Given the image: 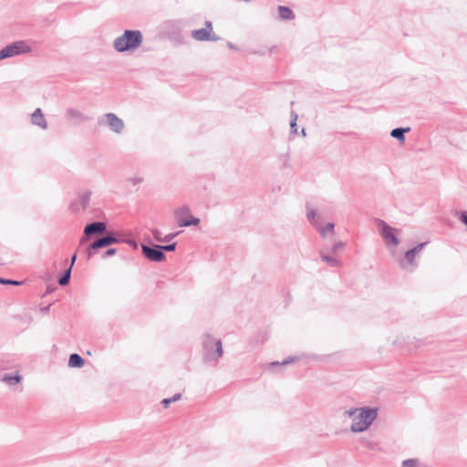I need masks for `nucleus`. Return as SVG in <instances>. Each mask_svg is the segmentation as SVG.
<instances>
[{
    "mask_svg": "<svg viewBox=\"0 0 467 467\" xmlns=\"http://www.w3.org/2000/svg\"><path fill=\"white\" fill-rule=\"evenodd\" d=\"M377 416V408L368 406L359 408L357 417L353 419L350 431L355 433L365 431L370 427Z\"/></svg>",
    "mask_w": 467,
    "mask_h": 467,
    "instance_id": "nucleus-3",
    "label": "nucleus"
},
{
    "mask_svg": "<svg viewBox=\"0 0 467 467\" xmlns=\"http://www.w3.org/2000/svg\"><path fill=\"white\" fill-rule=\"evenodd\" d=\"M176 247L177 242L167 243V244L164 245L161 244V250L163 254H165L166 252H173L176 250Z\"/></svg>",
    "mask_w": 467,
    "mask_h": 467,
    "instance_id": "nucleus-28",
    "label": "nucleus"
},
{
    "mask_svg": "<svg viewBox=\"0 0 467 467\" xmlns=\"http://www.w3.org/2000/svg\"><path fill=\"white\" fill-rule=\"evenodd\" d=\"M31 122L32 124L38 126L43 130L47 128V122L40 108L36 109L35 111L31 114Z\"/></svg>",
    "mask_w": 467,
    "mask_h": 467,
    "instance_id": "nucleus-12",
    "label": "nucleus"
},
{
    "mask_svg": "<svg viewBox=\"0 0 467 467\" xmlns=\"http://www.w3.org/2000/svg\"><path fill=\"white\" fill-rule=\"evenodd\" d=\"M66 116L69 120L78 119L79 121L90 120L92 118L83 114L76 108H68L66 110Z\"/></svg>",
    "mask_w": 467,
    "mask_h": 467,
    "instance_id": "nucleus-14",
    "label": "nucleus"
},
{
    "mask_svg": "<svg viewBox=\"0 0 467 467\" xmlns=\"http://www.w3.org/2000/svg\"><path fill=\"white\" fill-rule=\"evenodd\" d=\"M71 267H67L62 271L57 278V283L60 286H65L69 284L71 278Z\"/></svg>",
    "mask_w": 467,
    "mask_h": 467,
    "instance_id": "nucleus-20",
    "label": "nucleus"
},
{
    "mask_svg": "<svg viewBox=\"0 0 467 467\" xmlns=\"http://www.w3.org/2000/svg\"><path fill=\"white\" fill-rule=\"evenodd\" d=\"M296 359H297V358L289 356V357L285 358L282 362L273 361V362L269 363L268 368L273 369V370L279 369V368H282L285 365L295 362Z\"/></svg>",
    "mask_w": 467,
    "mask_h": 467,
    "instance_id": "nucleus-19",
    "label": "nucleus"
},
{
    "mask_svg": "<svg viewBox=\"0 0 467 467\" xmlns=\"http://www.w3.org/2000/svg\"><path fill=\"white\" fill-rule=\"evenodd\" d=\"M191 36L196 41H212L216 42L220 40V36L213 32V23L210 20H206L204 27L200 29H194L191 32Z\"/></svg>",
    "mask_w": 467,
    "mask_h": 467,
    "instance_id": "nucleus-9",
    "label": "nucleus"
},
{
    "mask_svg": "<svg viewBox=\"0 0 467 467\" xmlns=\"http://www.w3.org/2000/svg\"><path fill=\"white\" fill-rule=\"evenodd\" d=\"M122 243L123 244H127L132 249H137L138 246H139V244H138V242L135 239H126V238H123Z\"/></svg>",
    "mask_w": 467,
    "mask_h": 467,
    "instance_id": "nucleus-34",
    "label": "nucleus"
},
{
    "mask_svg": "<svg viewBox=\"0 0 467 467\" xmlns=\"http://www.w3.org/2000/svg\"><path fill=\"white\" fill-rule=\"evenodd\" d=\"M345 245H346V243H344L342 241H337L332 245L330 251H331L332 254H336L338 249L345 247Z\"/></svg>",
    "mask_w": 467,
    "mask_h": 467,
    "instance_id": "nucleus-33",
    "label": "nucleus"
},
{
    "mask_svg": "<svg viewBox=\"0 0 467 467\" xmlns=\"http://www.w3.org/2000/svg\"><path fill=\"white\" fill-rule=\"evenodd\" d=\"M68 209L73 213H78L81 210V205L78 200L71 201Z\"/></svg>",
    "mask_w": 467,
    "mask_h": 467,
    "instance_id": "nucleus-29",
    "label": "nucleus"
},
{
    "mask_svg": "<svg viewBox=\"0 0 467 467\" xmlns=\"http://www.w3.org/2000/svg\"><path fill=\"white\" fill-rule=\"evenodd\" d=\"M85 359L78 353L69 355L67 365L69 368H80L84 366Z\"/></svg>",
    "mask_w": 467,
    "mask_h": 467,
    "instance_id": "nucleus-18",
    "label": "nucleus"
},
{
    "mask_svg": "<svg viewBox=\"0 0 467 467\" xmlns=\"http://www.w3.org/2000/svg\"><path fill=\"white\" fill-rule=\"evenodd\" d=\"M317 216V211L315 209H311L307 212L306 213V217L308 219V221L313 223L315 218Z\"/></svg>",
    "mask_w": 467,
    "mask_h": 467,
    "instance_id": "nucleus-36",
    "label": "nucleus"
},
{
    "mask_svg": "<svg viewBox=\"0 0 467 467\" xmlns=\"http://www.w3.org/2000/svg\"><path fill=\"white\" fill-rule=\"evenodd\" d=\"M227 47L233 50H239L236 45L233 44L232 42H227Z\"/></svg>",
    "mask_w": 467,
    "mask_h": 467,
    "instance_id": "nucleus-42",
    "label": "nucleus"
},
{
    "mask_svg": "<svg viewBox=\"0 0 467 467\" xmlns=\"http://www.w3.org/2000/svg\"><path fill=\"white\" fill-rule=\"evenodd\" d=\"M300 134H301V136H303V137H306V129H305V128H302V130H301V131H300Z\"/></svg>",
    "mask_w": 467,
    "mask_h": 467,
    "instance_id": "nucleus-43",
    "label": "nucleus"
},
{
    "mask_svg": "<svg viewBox=\"0 0 467 467\" xmlns=\"http://www.w3.org/2000/svg\"><path fill=\"white\" fill-rule=\"evenodd\" d=\"M90 197H91L90 191H86L83 193L79 194L78 201L79 202V203L81 205L82 211H85L88 208L89 202H90Z\"/></svg>",
    "mask_w": 467,
    "mask_h": 467,
    "instance_id": "nucleus-23",
    "label": "nucleus"
},
{
    "mask_svg": "<svg viewBox=\"0 0 467 467\" xmlns=\"http://www.w3.org/2000/svg\"><path fill=\"white\" fill-rule=\"evenodd\" d=\"M182 398V394L181 393H175L172 397L171 398H166V399H163L161 403L162 405V407L164 409H167L171 403L172 402H175L177 400H179L180 399Z\"/></svg>",
    "mask_w": 467,
    "mask_h": 467,
    "instance_id": "nucleus-24",
    "label": "nucleus"
},
{
    "mask_svg": "<svg viewBox=\"0 0 467 467\" xmlns=\"http://www.w3.org/2000/svg\"><path fill=\"white\" fill-rule=\"evenodd\" d=\"M179 234L180 232H175L166 234L163 236V243H171Z\"/></svg>",
    "mask_w": 467,
    "mask_h": 467,
    "instance_id": "nucleus-35",
    "label": "nucleus"
},
{
    "mask_svg": "<svg viewBox=\"0 0 467 467\" xmlns=\"http://www.w3.org/2000/svg\"><path fill=\"white\" fill-rule=\"evenodd\" d=\"M377 224L379 229L380 235L387 246L395 247L400 244V239L397 236V234L400 233V230L391 227L381 219L378 220Z\"/></svg>",
    "mask_w": 467,
    "mask_h": 467,
    "instance_id": "nucleus-7",
    "label": "nucleus"
},
{
    "mask_svg": "<svg viewBox=\"0 0 467 467\" xmlns=\"http://www.w3.org/2000/svg\"><path fill=\"white\" fill-rule=\"evenodd\" d=\"M410 131V127H399L390 131V136L400 143L405 141V134Z\"/></svg>",
    "mask_w": 467,
    "mask_h": 467,
    "instance_id": "nucleus-16",
    "label": "nucleus"
},
{
    "mask_svg": "<svg viewBox=\"0 0 467 467\" xmlns=\"http://www.w3.org/2000/svg\"><path fill=\"white\" fill-rule=\"evenodd\" d=\"M297 119H298L297 113L295 110H291L290 111V132H289L290 136H295L298 132L297 123H296Z\"/></svg>",
    "mask_w": 467,
    "mask_h": 467,
    "instance_id": "nucleus-22",
    "label": "nucleus"
},
{
    "mask_svg": "<svg viewBox=\"0 0 467 467\" xmlns=\"http://www.w3.org/2000/svg\"><path fill=\"white\" fill-rule=\"evenodd\" d=\"M54 302L52 303H49L48 305L45 306H41L39 308L40 312L43 314V315H47L49 313L50 311V306L53 305Z\"/></svg>",
    "mask_w": 467,
    "mask_h": 467,
    "instance_id": "nucleus-39",
    "label": "nucleus"
},
{
    "mask_svg": "<svg viewBox=\"0 0 467 467\" xmlns=\"http://www.w3.org/2000/svg\"><path fill=\"white\" fill-rule=\"evenodd\" d=\"M428 244V242H422L415 245L414 247L407 250L404 254V258L408 264H413L415 256L419 254Z\"/></svg>",
    "mask_w": 467,
    "mask_h": 467,
    "instance_id": "nucleus-13",
    "label": "nucleus"
},
{
    "mask_svg": "<svg viewBox=\"0 0 467 467\" xmlns=\"http://www.w3.org/2000/svg\"><path fill=\"white\" fill-rule=\"evenodd\" d=\"M320 258L323 262L327 263L331 267H337L342 265L341 261L332 256L331 254L320 253Z\"/></svg>",
    "mask_w": 467,
    "mask_h": 467,
    "instance_id": "nucleus-21",
    "label": "nucleus"
},
{
    "mask_svg": "<svg viewBox=\"0 0 467 467\" xmlns=\"http://www.w3.org/2000/svg\"><path fill=\"white\" fill-rule=\"evenodd\" d=\"M358 412V409H349L348 410L345 411V414L348 415L352 420L357 417Z\"/></svg>",
    "mask_w": 467,
    "mask_h": 467,
    "instance_id": "nucleus-37",
    "label": "nucleus"
},
{
    "mask_svg": "<svg viewBox=\"0 0 467 467\" xmlns=\"http://www.w3.org/2000/svg\"><path fill=\"white\" fill-rule=\"evenodd\" d=\"M77 258H78V255H77V253H75V254L71 256V258H70V264H69V265H68L67 267H71V269H72V268H73V266H74V265H75V263H76V261H77Z\"/></svg>",
    "mask_w": 467,
    "mask_h": 467,
    "instance_id": "nucleus-41",
    "label": "nucleus"
},
{
    "mask_svg": "<svg viewBox=\"0 0 467 467\" xmlns=\"http://www.w3.org/2000/svg\"><path fill=\"white\" fill-rule=\"evenodd\" d=\"M335 223H327L326 225L320 227L319 234L322 237H326L328 233H334Z\"/></svg>",
    "mask_w": 467,
    "mask_h": 467,
    "instance_id": "nucleus-25",
    "label": "nucleus"
},
{
    "mask_svg": "<svg viewBox=\"0 0 467 467\" xmlns=\"http://www.w3.org/2000/svg\"><path fill=\"white\" fill-rule=\"evenodd\" d=\"M56 290V287L51 285H48L46 286V291L45 293L42 295V297H45L47 296V295L53 293L54 291Z\"/></svg>",
    "mask_w": 467,
    "mask_h": 467,
    "instance_id": "nucleus-38",
    "label": "nucleus"
},
{
    "mask_svg": "<svg viewBox=\"0 0 467 467\" xmlns=\"http://www.w3.org/2000/svg\"><path fill=\"white\" fill-rule=\"evenodd\" d=\"M128 181L130 182H131L133 185H136V184L141 183L143 179L140 178V177H132V178H129Z\"/></svg>",
    "mask_w": 467,
    "mask_h": 467,
    "instance_id": "nucleus-40",
    "label": "nucleus"
},
{
    "mask_svg": "<svg viewBox=\"0 0 467 467\" xmlns=\"http://www.w3.org/2000/svg\"><path fill=\"white\" fill-rule=\"evenodd\" d=\"M151 234H152L153 238L157 242L163 243V236H162L161 232L159 229H157V228L152 229Z\"/></svg>",
    "mask_w": 467,
    "mask_h": 467,
    "instance_id": "nucleus-31",
    "label": "nucleus"
},
{
    "mask_svg": "<svg viewBox=\"0 0 467 467\" xmlns=\"http://www.w3.org/2000/svg\"><path fill=\"white\" fill-rule=\"evenodd\" d=\"M31 47L25 40L12 42L0 49V61L16 56L30 53Z\"/></svg>",
    "mask_w": 467,
    "mask_h": 467,
    "instance_id": "nucleus-5",
    "label": "nucleus"
},
{
    "mask_svg": "<svg viewBox=\"0 0 467 467\" xmlns=\"http://www.w3.org/2000/svg\"><path fill=\"white\" fill-rule=\"evenodd\" d=\"M23 284V281H18L15 279H8L5 277L0 276V285H21Z\"/></svg>",
    "mask_w": 467,
    "mask_h": 467,
    "instance_id": "nucleus-27",
    "label": "nucleus"
},
{
    "mask_svg": "<svg viewBox=\"0 0 467 467\" xmlns=\"http://www.w3.org/2000/svg\"><path fill=\"white\" fill-rule=\"evenodd\" d=\"M22 376L18 371L14 373H5L3 375L1 380L7 383L10 386H15L22 381Z\"/></svg>",
    "mask_w": 467,
    "mask_h": 467,
    "instance_id": "nucleus-15",
    "label": "nucleus"
},
{
    "mask_svg": "<svg viewBox=\"0 0 467 467\" xmlns=\"http://www.w3.org/2000/svg\"><path fill=\"white\" fill-rule=\"evenodd\" d=\"M103 119H99L98 120V124L107 125L110 130L115 133H121L124 130V122L121 119H119L115 113H106L103 115Z\"/></svg>",
    "mask_w": 467,
    "mask_h": 467,
    "instance_id": "nucleus-10",
    "label": "nucleus"
},
{
    "mask_svg": "<svg viewBox=\"0 0 467 467\" xmlns=\"http://www.w3.org/2000/svg\"><path fill=\"white\" fill-rule=\"evenodd\" d=\"M143 35L138 29H126L123 34L113 42V47L117 52H134L142 44Z\"/></svg>",
    "mask_w": 467,
    "mask_h": 467,
    "instance_id": "nucleus-1",
    "label": "nucleus"
},
{
    "mask_svg": "<svg viewBox=\"0 0 467 467\" xmlns=\"http://www.w3.org/2000/svg\"><path fill=\"white\" fill-rule=\"evenodd\" d=\"M140 248L142 255L150 262L162 263L167 259L166 254L162 253L161 244L153 243L150 244H141Z\"/></svg>",
    "mask_w": 467,
    "mask_h": 467,
    "instance_id": "nucleus-8",
    "label": "nucleus"
},
{
    "mask_svg": "<svg viewBox=\"0 0 467 467\" xmlns=\"http://www.w3.org/2000/svg\"><path fill=\"white\" fill-rule=\"evenodd\" d=\"M454 214L458 217L460 222L466 226L467 230V211L455 210Z\"/></svg>",
    "mask_w": 467,
    "mask_h": 467,
    "instance_id": "nucleus-26",
    "label": "nucleus"
},
{
    "mask_svg": "<svg viewBox=\"0 0 467 467\" xmlns=\"http://www.w3.org/2000/svg\"><path fill=\"white\" fill-rule=\"evenodd\" d=\"M417 464H418V460L413 459V458L404 460L401 462L402 467H415Z\"/></svg>",
    "mask_w": 467,
    "mask_h": 467,
    "instance_id": "nucleus-32",
    "label": "nucleus"
},
{
    "mask_svg": "<svg viewBox=\"0 0 467 467\" xmlns=\"http://www.w3.org/2000/svg\"><path fill=\"white\" fill-rule=\"evenodd\" d=\"M108 225L106 222L94 221L85 225L83 229V234L79 240V245L87 244L93 235L101 236L107 232Z\"/></svg>",
    "mask_w": 467,
    "mask_h": 467,
    "instance_id": "nucleus-6",
    "label": "nucleus"
},
{
    "mask_svg": "<svg viewBox=\"0 0 467 467\" xmlns=\"http://www.w3.org/2000/svg\"><path fill=\"white\" fill-rule=\"evenodd\" d=\"M118 249L114 247H107V250L104 251L101 254L102 259H106L108 257L113 256L117 254Z\"/></svg>",
    "mask_w": 467,
    "mask_h": 467,
    "instance_id": "nucleus-30",
    "label": "nucleus"
},
{
    "mask_svg": "<svg viewBox=\"0 0 467 467\" xmlns=\"http://www.w3.org/2000/svg\"><path fill=\"white\" fill-rule=\"evenodd\" d=\"M122 241L123 238L120 233L112 230L109 231L107 229V232L86 247L85 254L87 259L89 260L99 249L107 248L116 244H122Z\"/></svg>",
    "mask_w": 467,
    "mask_h": 467,
    "instance_id": "nucleus-2",
    "label": "nucleus"
},
{
    "mask_svg": "<svg viewBox=\"0 0 467 467\" xmlns=\"http://www.w3.org/2000/svg\"><path fill=\"white\" fill-rule=\"evenodd\" d=\"M202 356L205 362L217 361L223 354V344L210 333L202 337Z\"/></svg>",
    "mask_w": 467,
    "mask_h": 467,
    "instance_id": "nucleus-4",
    "label": "nucleus"
},
{
    "mask_svg": "<svg viewBox=\"0 0 467 467\" xmlns=\"http://www.w3.org/2000/svg\"><path fill=\"white\" fill-rule=\"evenodd\" d=\"M278 16L281 20L289 21L295 18L293 10L285 5H278L277 7Z\"/></svg>",
    "mask_w": 467,
    "mask_h": 467,
    "instance_id": "nucleus-17",
    "label": "nucleus"
},
{
    "mask_svg": "<svg viewBox=\"0 0 467 467\" xmlns=\"http://www.w3.org/2000/svg\"><path fill=\"white\" fill-rule=\"evenodd\" d=\"M182 212H184L187 216L182 217L177 220V224L179 227H189V226H197L200 223V219L198 217L193 216L189 213V209L186 206L182 207Z\"/></svg>",
    "mask_w": 467,
    "mask_h": 467,
    "instance_id": "nucleus-11",
    "label": "nucleus"
}]
</instances>
